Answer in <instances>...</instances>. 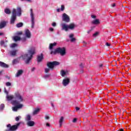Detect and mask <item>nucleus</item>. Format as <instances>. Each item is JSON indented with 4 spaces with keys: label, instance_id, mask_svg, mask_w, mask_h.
Here are the masks:
<instances>
[{
    "label": "nucleus",
    "instance_id": "f257e3e1",
    "mask_svg": "<svg viewBox=\"0 0 131 131\" xmlns=\"http://www.w3.org/2000/svg\"><path fill=\"white\" fill-rule=\"evenodd\" d=\"M23 98L20 94H16V100H13L11 102V104H12L15 107H12L13 111H17L18 109H20L23 107V104H20V102H23Z\"/></svg>",
    "mask_w": 131,
    "mask_h": 131
},
{
    "label": "nucleus",
    "instance_id": "f03ea898",
    "mask_svg": "<svg viewBox=\"0 0 131 131\" xmlns=\"http://www.w3.org/2000/svg\"><path fill=\"white\" fill-rule=\"evenodd\" d=\"M34 53H35V49L34 48H33L29 51V54L25 55V57H26V58H28L27 60L26 61V63L27 64H28V63H29Z\"/></svg>",
    "mask_w": 131,
    "mask_h": 131
},
{
    "label": "nucleus",
    "instance_id": "7ed1b4c3",
    "mask_svg": "<svg viewBox=\"0 0 131 131\" xmlns=\"http://www.w3.org/2000/svg\"><path fill=\"white\" fill-rule=\"evenodd\" d=\"M57 53H58L61 55V56H64L66 54V49H65V48H57L54 52L51 51L50 54L52 55V54H54V55L57 54Z\"/></svg>",
    "mask_w": 131,
    "mask_h": 131
},
{
    "label": "nucleus",
    "instance_id": "20e7f679",
    "mask_svg": "<svg viewBox=\"0 0 131 131\" xmlns=\"http://www.w3.org/2000/svg\"><path fill=\"white\" fill-rule=\"evenodd\" d=\"M20 123H17L16 125H11V124H8L7 125V127H8V129H7L5 130V131H15L17 130L18 129V127H19V126L20 125Z\"/></svg>",
    "mask_w": 131,
    "mask_h": 131
},
{
    "label": "nucleus",
    "instance_id": "39448f33",
    "mask_svg": "<svg viewBox=\"0 0 131 131\" xmlns=\"http://www.w3.org/2000/svg\"><path fill=\"white\" fill-rule=\"evenodd\" d=\"M61 27L63 30H65V31H68L69 29H74V27H75V25L74 24H70V25H66V24H62L61 25Z\"/></svg>",
    "mask_w": 131,
    "mask_h": 131
},
{
    "label": "nucleus",
    "instance_id": "423d86ee",
    "mask_svg": "<svg viewBox=\"0 0 131 131\" xmlns=\"http://www.w3.org/2000/svg\"><path fill=\"white\" fill-rule=\"evenodd\" d=\"M16 9H13L12 15L10 20V23L11 24H14L15 20H16Z\"/></svg>",
    "mask_w": 131,
    "mask_h": 131
},
{
    "label": "nucleus",
    "instance_id": "0eeeda50",
    "mask_svg": "<svg viewBox=\"0 0 131 131\" xmlns=\"http://www.w3.org/2000/svg\"><path fill=\"white\" fill-rule=\"evenodd\" d=\"M60 63L58 61H53L52 62H49L47 63V66L49 68H51V69L54 68V66H57V65H59Z\"/></svg>",
    "mask_w": 131,
    "mask_h": 131
},
{
    "label": "nucleus",
    "instance_id": "6e6552de",
    "mask_svg": "<svg viewBox=\"0 0 131 131\" xmlns=\"http://www.w3.org/2000/svg\"><path fill=\"white\" fill-rule=\"evenodd\" d=\"M62 20L63 21H65V22H69L70 21L69 16L66 13H64L62 15Z\"/></svg>",
    "mask_w": 131,
    "mask_h": 131
},
{
    "label": "nucleus",
    "instance_id": "1a4fd4ad",
    "mask_svg": "<svg viewBox=\"0 0 131 131\" xmlns=\"http://www.w3.org/2000/svg\"><path fill=\"white\" fill-rule=\"evenodd\" d=\"M69 82H70V80H69V78H67V79H63L62 81V84L64 86H66V85H68V84H69Z\"/></svg>",
    "mask_w": 131,
    "mask_h": 131
},
{
    "label": "nucleus",
    "instance_id": "9d476101",
    "mask_svg": "<svg viewBox=\"0 0 131 131\" xmlns=\"http://www.w3.org/2000/svg\"><path fill=\"white\" fill-rule=\"evenodd\" d=\"M31 18L32 25L34 24V16L33 15V12L32 11V9H31Z\"/></svg>",
    "mask_w": 131,
    "mask_h": 131
},
{
    "label": "nucleus",
    "instance_id": "9b49d317",
    "mask_svg": "<svg viewBox=\"0 0 131 131\" xmlns=\"http://www.w3.org/2000/svg\"><path fill=\"white\" fill-rule=\"evenodd\" d=\"M25 35L26 37H28V38H30V37L31 36V34L30 33V31H29V30H25Z\"/></svg>",
    "mask_w": 131,
    "mask_h": 131
},
{
    "label": "nucleus",
    "instance_id": "f8f14e48",
    "mask_svg": "<svg viewBox=\"0 0 131 131\" xmlns=\"http://www.w3.org/2000/svg\"><path fill=\"white\" fill-rule=\"evenodd\" d=\"M17 94L18 93H16L15 94V97H14V96L13 95H8L7 96V99L8 101H11V100H13V99H16V95H17Z\"/></svg>",
    "mask_w": 131,
    "mask_h": 131
},
{
    "label": "nucleus",
    "instance_id": "ddd939ff",
    "mask_svg": "<svg viewBox=\"0 0 131 131\" xmlns=\"http://www.w3.org/2000/svg\"><path fill=\"white\" fill-rule=\"evenodd\" d=\"M7 24V22L6 21H1L0 23V29H2V28H4V27H5V26H6Z\"/></svg>",
    "mask_w": 131,
    "mask_h": 131
},
{
    "label": "nucleus",
    "instance_id": "4468645a",
    "mask_svg": "<svg viewBox=\"0 0 131 131\" xmlns=\"http://www.w3.org/2000/svg\"><path fill=\"white\" fill-rule=\"evenodd\" d=\"M0 66L1 67H4L5 68H8L9 67V66H8V64L2 61H0Z\"/></svg>",
    "mask_w": 131,
    "mask_h": 131
},
{
    "label": "nucleus",
    "instance_id": "2eb2a0df",
    "mask_svg": "<svg viewBox=\"0 0 131 131\" xmlns=\"http://www.w3.org/2000/svg\"><path fill=\"white\" fill-rule=\"evenodd\" d=\"M74 36V35L73 34H71L69 36L70 38H71V41L72 42H73V41H75V40H76V39H75V38H73Z\"/></svg>",
    "mask_w": 131,
    "mask_h": 131
},
{
    "label": "nucleus",
    "instance_id": "dca6fc26",
    "mask_svg": "<svg viewBox=\"0 0 131 131\" xmlns=\"http://www.w3.org/2000/svg\"><path fill=\"white\" fill-rule=\"evenodd\" d=\"M27 124L28 126H33V125H34L35 124V123H34V121H29L27 122Z\"/></svg>",
    "mask_w": 131,
    "mask_h": 131
},
{
    "label": "nucleus",
    "instance_id": "f3484780",
    "mask_svg": "<svg viewBox=\"0 0 131 131\" xmlns=\"http://www.w3.org/2000/svg\"><path fill=\"white\" fill-rule=\"evenodd\" d=\"M43 58V55H42V54H41L40 55L38 56L37 57V61L38 62H41V60H42Z\"/></svg>",
    "mask_w": 131,
    "mask_h": 131
},
{
    "label": "nucleus",
    "instance_id": "a211bd4d",
    "mask_svg": "<svg viewBox=\"0 0 131 131\" xmlns=\"http://www.w3.org/2000/svg\"><path fill=\"white\" fill-rule=\"evenodd\" d=\"M39 111H40V108H36L33 113V115H36V114H37V113H38Z\"/></svg>",
    "mask_w": 131,
    "mask_h": 131
},
{
    "label": "nucleus",
    "instance_id": "6ab92c4d",
    "mask_svg": "<svg viewBox=\"0 0 131 131\" xmlns=\"http://www.w3.org/2000/svg\"><path fill=\"white\" fill-rule=\"evenodd\" d=\"M63 121H64V117H61L59 121L60 126H62V124L63 123Z\"/></svg>",
    "mask_w": 131,
    "mask_h": 131
},
{
    "label": "nucleus",
    "instance_id": "aec40b11",
    "mask_svg": "<svg viewBox=\"0 0 131 131\" xmlns=\"http://www.w3.org/2000/svg\"><path fill=\"white\" fill-rule=\"evenodd\" d=\"M57 46L56 42H54L53 43H50L49 49L50 50H52L54 47Z\"/></svg>",
    "mask_w": 131,
    "mask_h": 131
},
{
    "label": "nucleus",
    "instance_id": "412c9836",
    "mask_svg": "<svg viewBox=\"0 0 131 131\" xmlns=\"http://www.w3.org/2000/svg\"><path fill=\"white\" fill-rule=\"evenodd\" d=\"M20 39H21V38H20V37L18 36H15L13 37V40L15 41H18V40H20Z\"/></svg>",
    "mask_w": 131,
    "mask_h": 131
},
{
    "label": "nucleus",
    "instance_id": "4be33fe9",
    "mask_svg": "<svg viewBox=\"0 0 131 131\" xmlns=\"http://www.w3.org/2000/svg\"><path fill=\"white\" fill-rule=\"evenodd\" d=\"M22 73H23V71H22V70H19V71L17 72L16 75V77H18V76H20V75L21 74H22Z\"/></svg>",
    "mask_w": 131,
    "mask_h": 131
},
{
    "label": "nucleus",
    "instance_id": "5701e85b",
    "mask_svg": "<svg viewBox=\"0 0 131 131\" xmlns=\"http://www.w3.org/2000/svg\"><path fill=\"white\" fill-rule=\"evenodd\" d=\"M99 23L100 21H99V19H96L92 21V24H95V25L99 24Z\"/></svg>",
    "mask_w": 131,
    "mask_h": 131
},
{
    "label": "nucleus",
    "instance_id": "b1692460",
    "mask_svg": "<svg viewBox=\"0 0 131 131\" xmlns=\"http://www.w3.org/2000/svg\"><path fill=\"white\" fill-rule=\"evenodd\" d=\"M16 52H17V51L16 50L12 51L10 52V55H11V56H16Z\"/></svg>",
    "mask_w": 131,
    "mask_h": 131
},
{
    "label": "nucleus",
    "instance_id": "393cba45",
    "mask_svg": "<svg viewBox=\"0 0 131 131\" xmlns=\"http://www.w3.org/2000/svg\"><path fill=\"white\" fill-rule=\"evenodd\" d=\"M67 74V72H65L64 70L61 71V75L62 76H65Z\"/></svg>",
    "mask_w": 131,
    "mask_h": 131
},
{
    "label": "nucleus",
    "instance_id": "a878e982",
    "mask_svg": "<svg viewBox=\"0 0 131 131\" xmlns=\"http://www.w3.org/2000/svg\"><path fill=\"white\" fill-rule=\"evenodd\" d=\"M5 13H6V14H11V10L8 8H6L5 9Z\"/></svg>",
    "mask_w": 131,
    "mask_h": 131
},
{
    "label": "nucleus",
    "instance_id": "bb28decb",
    "mask_svg": "<svg viewBox=\"0 0 131 131\" xmlns=\"http://www.w3.org/2000/svg\"><path fill=\"white\" fill-rule=\"evenodd\" d=\"M17 12L18 16H21V8H18L17 9Z\"/></svg>",
    "mask_w": 131,
    "mask_h": 131
},
{
    "label": "nucleus",
    "instance_id": "cd10ccee",
    "mask_svg": "<svg viewBox=\"0 0 131 131\" xmlns=\"http://www.w3.org/2000/svg\"><path fill=\"white\" fill-rule=\"evenodd\" d=\"M22 26H23V23H19L16 25V27H17L18 28L22 27Z\"/></svg>",
    "mask_w": 131,
    "mask_h": 131
},
{
    "label": "nucleus",
    "instance_id": "c85d7f7f",
    "mask_svg": "<svg viewBox=\"0 0 131 131\" xmlns=\"http://www.w3.org/2000/svg\"><path fill=\"white\" fill-rule=\"evenodd\" d=\"M17 46H18L17 44L13 43L11 45L10 47L11 48H15V47H17Z\"/></svg>",
    "mask_w": 131,
    "mask_h": 131
},
{
    "label": "nucleus",
    "instance_id": "c756f323",
    "mask_svg": "<svg viewBox=\"0 0 131 131\" xmlns=\"http://www.w3.org/2000/svg\"><path fill=\"white\" fill-rule=\"evenodd\" d=\"M30 119H31V117L30 116V115H27L26 120L28 121H29V120H30Z\"/></svg>",
    "mask_w": 131,
    "mask_h": 131
},
{
    "label": "nucleus",
    "instance_id": "7c9ffc66",
    "mask_svg": "<svg viewBox=\"0 0 131 131\" xmlns=\"http://www.w3.org/2000/svg\"><path fill=\"white\" fill-rule=\"evenodd\" d=\"M4 108H5V104H2L0 105V110H3V109H4Z\"/></svg>",
    "mask_w": 131,
    "mask_h": 131
},
{
    "label": "nucleus",
    "instance_id": "2f4dec72",
    "mask_svg": "<svg viewBox=\"0 0 131 131\" xmlns=\"http://www.w3.org/2000/svg\"><path fill=\"white\" fill-rule=\"evenodd\" d=\"M20 118H21V117L20 116H18V117H16L15 118L16 121H19Z\"/></svg>",
    "mask_w": 131,
    "mask_h": 131
},
{
    "label": "nucleus",
    "instance_id": "473e14b6",
    "mask_svg": "<svg viewBox=\"0 0 131 131\" xmlns=\"http://www.w3.org/2000/svg\"><path fill=\"white\" fill-rule=\"evenodd\" d=\"M98 35H99V32H95L94 34H93V36H98Z\"/></svg>",
    "mask_w": 131,
    "mask_h": 131
},
{
    "label": "nucleus",
    "instance_id": "72a5a7b5",
    "mask_svg": "<svg viewBox=\"0 0 131 131\" xmlns=\"http://www.w3.org/2000/svg\"><path fill=\"white\" fill-rule=\"evenodd\" d=\"M6 85H7V86H11L12 84H11L10 82H8L6 83Z\"/></svg>",
    "mask_w": 131,
    "mask_h": 131
},
{
    "label": "nucleus",
    "instance_id": "f704fd0d",
    "mask_svg": "<svg viewBox=\"0 0 131 131\" xmlns=\"http://www.w3.org/2000/svg\"><path fill=\"white\" fill-rule=\"evenodd\" d=\"M12 63H13V64H16V63H18V60H17V59H14V60H13Z\"/></svg>",
    "mask_w": 131,
    "mask_h": 131
},
{
    "label": "nucleus",
    "instance_id": "c9c22d12",
    "mask_svg": "<svg viewBox=\"0 0 131 131\" xmlns=\"http://www.w3.org/2000/svg\"><path fill=\"white\" fill-rule=\"evenodd\" d=\"M64 9H65V6H64V5H61V11H64Z\"/></svg>",
    "mask_w": 131,
    "mask_h": 131
},
{
    "label": "nucleus",
    "instance_id": "e433bc0d",
    "mask_svg": "<svg viewBox=\"0 0 131 131\" xmlns=\"http://www.w3.org/2000/svg\"><path fill=\"white\" fill-rule=\"evenodd\" d=\"M50 71V69H45V72L46 73H48V72H49Z\"/></svg>",
    "mask_w": 131,
    "mask_h": 131
},
{
    "label": "nucleus",
    "instance_id": "4c0bfd02",
    "mask_svg": "<svg viewBox=\"0 0 131 131\" xmlns=\"http://www.w3.org/2000/svg\"><path fill=\"white\" fill-rule=\"evenodd\" d=\"M77 121V119L74 118V119L73 120V122L75 123V122H76Z\"/></svg>",
    "mask_w": 131,
    "mask_h": 131
},
{
    "label": "nucleus",
    "instance_id": "58836bf2",
    "mask_svg": "<svg viewBox=\"0 0 131 131\" xmlns=\"http://www.w3.org/2000/svg\"><path fill=\"white\" fill-rule=\"evenodd\" d=\"M56 23H53L52 24V26H53V27L56 26Z\"/></svg>",
    "mask_w": 131,
    "mask_h": 131
},
{
    "label": "nucleus",
    "instance_id": "ea45409f",
    "mask_svg": "<svg viewBox=\"0 0 131 131\" xmlns=\"http://www.w3.org/2000/svg\"><path fill=\"white\" fill-rule=\"evenodd\" d=\"M1 46H3V45H4V43H5V41H1Z\"/></svg>",
    "mask_w": 131,
    "mask_h": 131
},
{
    "label": "nucleus",
    "instance_id": "a19ab883",
    "mask_svg": "<svg viewBox=\"0 0 131 131\" xmlns=\"http://www.w3.org/2000/svg\"><path fill=\"white\" fill-rule=\"evenodd\" d=\"M49 30H50V31H54V29H53V28H50L49 29Z\"/></svg>",
    "mask_w": 131,
    "mask_h": 131
},
{
    "label": "nucleus",
    "instance_id": "79ce46f5",
    "mask_svg": "<svg viewBox=\"0 0 131 131\" xmlns=\"http://www.w3.org/2000/svg\"><path fill=\"white\" fill-rule=\"evenodd\" d=\"M105 45H106V46H107V47H110V43H109L108 42H106Z\"/></svg>",
    "mask_w": 131,
    "mask_h": 131
},
{
    "label": "nucleus",
    "instance_id": "37998d69",
    "mask_svg": "<svg viewBox=\"0 0 131 131\" xmlns=\"http://www.w3.org/2000/svg\"><path fill=\"white\" fill-rule=\"evenodd\" d=\"M45 118H46V119H49V118H50V117H49V116H46L45 117Z\"/></svg>",
    "mask_w": 131,
    "mask_h": 131
},
{
    "label": "nucleus",
    "instance_id": "c03bdc74",
    "mask_svg": "<svg viewBox=\"0 0 131 131\" xmlns=\"http://www.w3.org/2000/svg\"><path fill=\"white\" fill-rule=\"evenodd\" d=\"M17 34H18V35H21V34H22V32H18V33H17Z\"/></svg>",
    "mask_w": 131,
    "mask_h": 131
},
{
    "label": "nucleus",
    "instance_id": "a18cd8bd",
    "mask_svg": "<svg viewBox=\"0 0 131 131\" xmlns=\"http://www.w3.org/2000/svg\"><path fill=\"white\" fill-rule=\"evenodd\" d=\"M76 111H78V110H79V107H76Z\"/></svg>",
    "mask_w": 131,
    "mask_h": 131
},
{
    "label": "nucleus",
    "instance_id": "49530a36",
    "mask_svg": "<svg viewBox=\"0 0 131 131\" xmlns=\"http://www.w3.org/2000/svg\"><path fill=\"white\" fill-rule=\"evenodd\" d=\"M91 17H92V18H93V19H95V18H96V16H95V15H92Z\"/></svg>",
    "mask_w": 131,
    "mask_h": 131
},
{
    "label": "nucleus",
    "instance_id": "de8ad7c7",
    "mask_svg": "<svg viewBox=\"0 0 131 131\" xmlns=\"http://www.w3.org/2000/svg\"><path fill=\"white\" fill-rule=\"evenodd\" d=\"M46 126H50L49 123H46Z\"/></svg>",
    "mask_w": 131,
    "mask_h": 131
},
{
    "label": "nucleus",
    "instance_id": "09e8293b",
    "mask_svg": "<svg viewBox=\"0 0 131 131\" xmlns=\"http://www.w3.org/2000/svg\"><path fill=\"white\" fill-rule=\"evenodd\" d=\"M112 7H115V4L114 3L113 4H112Z\"/></svg>",
    "mask_w": 131,
    "mask_h": 131
},
{
    "label": "nucleus",
    "instance_id": "8fccbe9b",
    "mask_svg": "<svg viewBox=\"0 0 131 131\" xmlns=\"http://www.w3.org/2000/svg\"><path fill=\"white\" fill-rule=\"evenodd\" d=\"M57 12H60V8L57 9Z\"/></svg>",
    "mask_w": 131,
    "mask_h": 131
},
{
    "label": "nucleus",
    "instance_id": "3c124183",
    "mask_svg": "<svg viewBox=\"0 0 131 131\" xmlns=\"http://www.w3.org/2000/svg\"><path fill=\"white\" fill-rule=\"evenodd\" d=\"M0 35H4V33H0Z\"/></svg>",
    "mask_w": 131,
    "mask_h": 131
},
{
    "label": "nucleus",
    "instance_id": "603ef678",
    "mask_svg": "<svg viewBox=\"0 0 131 131\" xmlns=\"http://www.w3.org/2000/svg\"><path fill=\"white\" fill-rule=\"evenodd\" d=\"M119 131H124L123 129H120Z\"/></svg>",
    "mask_w": 131,
    "mask_h": 131
},
{
    "label": "nucleus",
    "instance_id": "864d4df0",
    "mask_svg": "<svg viewBox=\"0 0 131 131\" xmlns=\"http://www.w3.org/2000/svg\"><path fill=\"white\" fill-rule=\"evenodd\" d=\"M35 69L34 68H33L32 69V71H34Z\"/></svg>",
    "mask_w": 131,
    "mask_h": 131
},
{
    "label": "nucleus",
    "instance_id": "5fc2aeb1",
    "mask_svg": "<svg viewBox=\"0 0 131 131\" xmlns=\"http://www.w3.org/2000/svg\"><path fill=\"white\" fill-rule=\"evenodd\" d=\"M21 1H27L28 2H30V0H21Z\"/></svg>",
    "mask_w": 131,
    "mask_h": 131
},
{
    "label": "nucleus",
    "instance_id": "6e6d98bb",
    "mask_svg": "<svg viewBox=\"0 0 131 131\" xmlns=\"http://www.w3.org/2000/svg\"><path fill=\"white\" fill-rule=\"evenodd\" d=\"M52 107H54V104H53V103H52Z\"/></svg>",
    "mask_w": 131,
    "mask_h": 131
},
{
    "label": "nucleus",
    "instance_id": "4d7b16f0",
    "mask_svg": "<svg viewBox=\"0 0 131 131\" xmlns=\"http://www.w3.org/2000/svg\"><path fill=\"white\" fill-rule=\"evenodd\" d=\"M0 75H2V72H0Z\"/></svg>",
    "mask_w": 131,
    "mask_h": 131
},
{
    "label": "nucleus",
    "instance_id": "13d9d810",
    "mask_svg": "<svg viewBox=\"0 0 131 131\" xmlns=\"http://www.w3.org/2000/svg\"><path fill=\"white\" fill-rule=\"evenodd\" d=\"M1 90L0 89V92H1Z\"/></svg>",
    "mask_w": 131,
    "mask_h": 131
}]
</instances>
